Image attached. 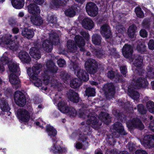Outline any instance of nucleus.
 Listing matches in <instances>:
<instances>
[{"instance_id":"obj_1","label":"nucleus","mask_w":154,"mask_h":154,"mask_svg":"<svg viewBox=\"0 0 154 154\" xmlns=\"http://www.w3.org/2000/svg\"><path fill=\"white\" fill-rule=\"evenodd\" d=\"M49 39L50 42L48 40H45L42 46L38 42L35 43L34 47H32L30 49L29 53L31 56L35 59H40L41 55L39 50L42 47L45 51L48 52H51L52 49V45L58 44L59 39L58 35L55 33L50 35Z\"/></svg>"},{"instance_id":"obj_2","label":"nucleus","mask_w":154,"mask_h":154,"mask_svg":"<svg viewBox=\"0 0 154 154\" xmlns=\"http://www.w3.org/2000/svg\"><path fill=\"white\" fill-rule=\"evenodd\" d=\"M88 111L84 110L83 108L80 110L79 112V116L81 118L85 119L87 117L86 123L88 125L92 124L95 125L97 124L98 119H99L102 121L106 125L109 122L110 120L109 114L104 112H101L97 118V116L94 113H89Z\"/></svg>"},{"instance_id":"obj_3","label":"nucleus","mask_w":154,"mask_h":154,"mask_svg":"<svg viewBox=\"0 0 154 154\" xmlns=\"http://www.w3.org/2000/svg\"><path fill=\"white\" fill-rule=\"evenodd\" d=\"M42 67V64H37L35 65L32 69L29 68L27 69V72L31 78V80L32 81L34 85L38 87L41 86L42 85L40 79L37 76V75L39 73Z\"/></svg>"},{"instance_id":"obj_4","label":"nucleus","mask_w":154,"mask_h":154,"mask_svg":"<svg viewBox=\"0 0 154 154\" xmlns=\"http://www.w3.org/2000/svg\"><path fill=\"white\" fill-rule=\"evenodd\" d=\"M131 86L128 88V91L130 93V95L134 100H137L140 97L138 92L133 90V88H137L141 87H145L148 84V82L145 79L140 78L138 79L136 82L133 81Z\"/></svg>"},{"instance_id":"obj_5","label":"nucleus","mask_w":154,"mask_h":154,"mask_svg":"<svg viewBox=\"0 0 154 154\" xmlns=\"http://www.w3.org/2000/svg\"><path fill=\"white\" fill-rule=\"evenodd\" d=\"M70 68L74 70L75 74L80 80L87 81L89 79L88 74L85 70L80 69L76 63L72 62L70 64Z\"/></svg>"},{"instance_id":"obj_6","label":"nucleus","mask_w":154,"mask_h":154,"mask_svg":"<svg viewBox=\"0 0 154 154\" xmlns=\"http://www.w3.org/2000/svg\"><path fill=\"white\" fill-rule=\"evenodd\" d=\"M14 99L16 103L20 106H23L26 103L25 96L20 91H17L15 92Z\"/></svg>"},{"instance_id":"obj_7","label":"nucleus","mask_w":154,"mask_h":154,"mask_svg":"<svg viewBox=\"0 0 154 154\" xmlns=\"http://www.w3.org/2000/svg\"><path fill=\"white\" fill-rule=\"evenodd\" d=\"M19 120L23 122H27L30 118L29 112L26 110L23 109H18L17 113ZM32 116L31 117L32 119Z\"/></svg>"},{"instance_id":"obj_8","label":"nucleus","mask_w":154,"mask_h":154,"mask_svg":"<svg viewBox=\"0 0 154 154\" xmlns=\"http://www.w3.org/2000/svg\"><path fill=\"white\" fill-rule=\"evenodd\" d=\"M85 66L86 70L90 73L94 74L97 71V66L96 61L94 60H88L85 63Z\"/></svg>"},{"instance_id":"obj_9","label":"nucleus","mask_w":154,"mask_h":154,"mask_svg":"<svg viewBox=\"0 0 154 154\" xmlns=\"http://www.w3.org/2000/svg\"><path fill=\"white\" fill-rule=\"evenodd\" d=\"M141 143L147 148L154 147V135H143Z\"/></svg>"},{"instance_id":"obj_10","label":"nucleus","mask_w":154,"mask_h":154,"mask_svg":"<svg viewBox=\"0 0 154 154\" xmlns=\"http://www.w3.org/2000/svg\"><path fill=\"white\" fill-rule=\"evenodd\" d=\"M86 9L88 14L90 16L94 17L98 13V8L94 3L89 2L86 5Z\"/></svg>"},{"instance_id":"obj_11","label":"nucleus","mask_w":154,"mask_h":154,"mask_svg":"<svg viewBox=\"0 0 154 154\" xmlns=\"http://www.w3.org/2000/svg\"><path fill=\"white\" fill-rule=\"evenodd\" d=\"M127 125L128 128L136 127L140 129H142L144 127L141 122L137 118H134L132 121L127 122Z\"/></svg>"},{"instance_id":"obj_12","label":"nucleus","mask_w":154,"mask_h":154,"mask_svg":"<svg viewBox=\"0 0 154 154\" xmlns=\"http://www.w3.org/2000/svg\"><path fill=\"white\" fill-rule=\"evenodd\" d=\"M112 129L113 131L116 133V134L121 135H126L128 134L124 130L122 124L118 122L115 123Z\"/></svg>"},{"instance_id":"obj_13","label":"nucleus","mask_w":154,"mask_h":154,"mask_svg":"<svg viewBox=\"0 0 154 154\" xmlns=\"http://www.w3.org/2000/svg\"><path fill=\"white\" fill-rule=\"evenodd\" d=\"M100 33L106 38H109L111 35L109 26L107 24L103 25L101 28Z\"/></svg>"},{"instance_id":"obj_14","label":"nucleus","mask_w":154,"mask_h":154,"mask_svg":"<svg viewBox=\"0 0 154 154\" xmlns=\"http://www.w3.org/2000/svg\"><path fill=\"white\" fill-rule=\"evenodd\" d=\"M68 98L74 103H77L79 102V98L78 94L72 90H69L67 93Z\"/></svg>"},{"instance_id":"obj_15","label":"nucleus","mask_w":154,"mask_h":154,"mask_svg":"<svg viewBox=\"0 0 154 154\" xmlns=\"http://www.w3.org/2000/svg\"><path fill=\"white\" fill-rule=\"evenodd\" d=\"M122 53L126 57H130L133 53L132 47L130 45H125L122 48Z\"/></svg>"},{"instance_id":"obj_16","label":"nucleus","mask_w":154,"mask_h":154,"mask_svg":"<svg viewBox=\"0 0 154 154\" xmlns=\"http://www.w3.org/2000/svg\"><path fill=\"white\" fill-rule=\"evenodd\" d=\"M30 19L32 23L35 26H39L43 23V19L40 16H32L31 17Z\"/></svg>"},{"instance_id":"obj_17","label":"nucleus","mask_w":154,"mask_h":154,"mask_svg":"<svg viewBox=\"0 0 154 154\" xmlns=\"http://www.w3.org/2000/svg\"><path fill=\"white\" fill-rule=\"evenodd\" d=\"M82 26L86 29H90L93 27L94 24L91 20L88 18H85L82 21Z\"/></svg>"},{"instance_id":"obj_18","label":"nucleus","mask_w":154,"mask_h":154,"mask_svg":"<svg viewBox=\"0 0 154 154\" xmlns=\"http://www.w3.org/2000/svg\"><path fill=\"white\" fill-rule=\"evenodd\" d=\"M58 109L62 113H66L68 112L69 108L68 105L64 101H61L58 104Z\"/></svg>"},{"instance_id":"obj_19","label":"nucleus","mask_w":154,"mask_h":154,"mask_svg":"<svg viewBox=\"0 0 154 154\" xmlns=\"http://www.w3.org/2000/svg\"><path fill=\"white\" fill-rule=\"evenodd\" d=\"M28 10L29 13L32 14H39L40 10L39 7L35 4H31L28 6Z\"/></svg>"},{"instance_id":"obj_20","label":"nucleus","mask_w":154,"mask_h":154,"mask_svg":"<svg viewBox=\"0 0 154 154\" xmlns=\"http://www.w3.org/2000/svg\"><path fill=\"white\" fill-rule=\"evenodd\" d=\"M75 40L76 45L80 48V50L82 51H84V49L82 47L85 45V42L83 38L79 35H76L75 38Z\"/></svg>"},{"instance_id":"obj_21","label":"nucleus","mask_w":154,"mask_h":154,"mask_svg":"<svg viewBox=\"0 0 154 154\" xmlns=\"http://www.w3.org/2000/svg\"><path fill=\"white\" fill-rule=\"evenodd\" d=\"M108 89L105 93V95L108 99H110L113 97L115 94L114 87L111 84H109L107 85Z\"/></svg>"},{"instance_id":"obj_22","label":"nucleus","mask_w":154,"mask_h":154,"mask_svg":"<svg viewBox=\"0 0 154 154\" xmlns=\"http://www.w3.org/2000/svg\"><path fill=\"white\" fill-rule=\"evenodd\" d=\"M19 57L20 60L24 63H29L30 60L28 54L24 51L20 52L19 54Z\"/></svg>"},{"instance_id":"obj_23","label":"nucleus","mask_w":154,"mask_h":154,"mask_svg":"<svg viewBox=\"0 0 154 154\" xmlns=\"http://www.w3.org/2000/svg\"><path fill=\"white\" fill-rule=\"evenodd\" d=\"M69 0H53L50 3L51 8H57L59 6L63 5L67 2Z\"/></svg>"},{"instance_id":"obj_24","label":"nucleus","mask_w":154,"mask_h":154,"mask_svg":"<svg viewBox=\"0 0 154 154\" xmlns=\"http://www.w3.org/2000/svg\"><path fill=\"white\" fill-rule=\"evenodd\" d=\"M46 66L48 70L51 72H56L57 70V67L51 60L47 62Z\"/></svg>"},{"instance_id":"obj_25","label":"nucleus","mask_w":154,"mask_h":154,"mask_svg":"<svg viewBox=\"0 0 154 154\" xmlns=\"http://www.w3.org/2000/svg\"><path fill=\"white\" fill-rule=\"evenodd\" d=\"M22 34L24 37L29 39L33 37L34 33L32 30L26 28L22 31Z\"/></svg>"},{"instance_id":"obj_26","label":"nucleus","mask_w":154,"mask_h":154,"mask_svg":"<svg viewBox=\"0 0 154 154\" xmlns=\"http://www.w3.org/2000/svg\"><path fill=\"white\" fill-rule=\"evenodd\" d=\"M12 4L15 8L20 9L24 5V0H11Z\"/></svg>"},{"instance_id":"obj_27","label":"nucleus","mask_w":154,"mask_h":154,"mask_svg":"<svg viewBox=\"0 0 154 154\" xmlns=\"http://www.w3.org/2000/svg\"><path fill=\"white\" fill-rule=\"evenodd\" d=\"M9 81L11 84L14 85L19 83L20 82L18 77L14 73L10 75Z\"/></svg>"},{"instance_id":"obj_28","label":"nucleus","mask_w":154,"mask_h":154,"mask_svg":"<svg viewBox=\"0 0 154 154\" xmlns=\"http://www.w3.org/2000/svg\"><path fill=\"white\" fill-rule=\"evenodd\" d=\"M67 46L68 51L69 52H75L77 49L76 46L74 44L73 41L72 40H69L68 41Z\"/></svg>"},{"instance_id":"obj_29","label":"nucleus","mask_w":154,"mask_h":154,"mask_svg":"<svg viewBox=\"0 0 154 154\" xmlns=\"http://www.w3.org/2000/svg\"><path fill=\"white\" fill-rule=\"evenodd\" d=\"M136 29V27L134 25L130 26L128 30V34L130 38H132L135 36Z\"/></svg>"},{"instance_id":"obj_30","label":"nucleus","mask_w":154,"mask_h":154,"mask_svg":"<svg viewBox=\"0 0 154 154\" xmlns=\"http://www.w3.org/2000/svg\"><path fill=\"white\" fill-rule=\"evenodd\" d=\"M146 46L144 42L142 41H139L137 46V51L142 53L146 50Z\"/></svg>"},{"instance_id":"obj_31","label":"nucleus","mask_w":154,"mask_h":154,"mask_svg":"<svg viewBox=\"0 0 154 154\" xmlns=\"http://www.w3.org/2000/svg\"><path fill=\"white\" fill-rule=\"evenodd\" d=\"M101 37L100 35L95 34L92 37V41L96 45H99L101 43Z\"/></svg>"},{"instance_id":"obj_32","label":"nucleus","mask_w":154,"mask_h":154,"mask_svg":"<svg viewBox=\"0 0 154 154\" xmlns=\"http://www.w3.org/2000/svg\"><path fill=\"white\" fill-rule=\"evenodd\" d=\"M0 108L2 110L5 112H8L10 109L8 104L5 100L0 101Z\"/></svg>"},{"instance_id":"obj_33","label":"nucleus","mask_w":154,"mask_h":154,"mask_svg":"<svg viewBox=\"0 0 154 154\" xmlns=\"http://www.w3.org/2000/svg\"><path fill=\"white\" fill-rule=\"evenodd\" d=\"M8 67L10 71L13 72H16L18 68L17 64L12 61L9 63Z\"/></svg>"},{"instance_id":"obj_34","label":"nucleus","mask_w":154,"mask_h":154,"mask_svg":"<svg viewBox=\"0 0 154 154\" xmlns=\"http://www.w3.org/2000/svg\"><path fill=\"white\" fill-rule=\"evenodd\" d=\"M13 43V41L10 40L5 37H0V45L5 44L7 45H11Z\"/></svg>"},{"instance_id":"obj_35","label":"nucleus","mask_w":154,"mask_h":154,"mask_svg":"<svg viewBox=\"0 0 154 154\" xmlns=\"http://www.w3.org/2000/svg\"><path fill=\"white\" fill-rule=\"evenodd\" d=\"M80 85V81L76 78L72 79L70 83V86L73 88H76Z\"/></svg>"},{"instance_id":"obj_36","label":"nucleus","mask_w":154,"mask_h":154,"mask_svg":"<svg viewBox=\"0 0 154 154\" xmlns=\"http://www.w3.org/2000/svg\"><path fill=\"white\" fill-rule=\"evenodd\" d=\"M147 109L150 112L154 113V103L149 101H148L146 105Z\"/></svg>"},{"instance_id":"obj_37","label":"nucleus","mask_w":154,"mask_h":154,"mask_svg":"<svg viewBox=\"0 0 154 154\" xmlns=\"http://www.w3.org/2000/svg\"><path fill=\"white\" fill-rule=\"evenodd\" d=\"M65 14L70 17H73L75 14L74 9L71 7L66 10L65 11Z\"/></svg>"},{"instance_id":"obj_38","label":"nucleus","mask_w":154,"mask_h":154,"mask_svg":"<svg viewBox=\"0 0 154 154\" xmlns=\"http://www.w3.org/2000/svg\"><path fill=\"white\" fill-rule=\"evenodd\" d=\"M143 60L142 58L139 56L134 61V64L136 67H140L143 64Z\"/></svg>"},{"instance_id":"obj_39","label":"nucleus","mask_w":154,"mask_h":154,"mask_svg":"<svg viewBox=\"0 0 154 154\" xmlns=\"http://www.w3.org/2000/svg\"><path fill=\"white\" fill-rule=\"evenodd\" d=\"M95 93V90L94 88H88L86 89V94L88 97L94 96Z\"/></svg>"},{"instance_id":"obj_40","label":"nucleus","mask_w":154,"mask_h":154,"mask_svg":"<svg viewBox=\"0 0 154 154\" xmlns=\"http://www.w3.org/2000/svg\"><path fill=\"white\" fill-rule=\"evenodd\" d=\"M46 130L50 134L55 135L57 134V131L53 127L50 125H48L46 126Z\"/></svg>"},{"instance_id":"obj_41","label":"nucleus","mask_w":154,"mask_h":154,"mask_svg":"<svg viewBox=\"0 0 154 154\" xmlns=\"http://www.w3.org/2000/svg\"><path fill=\"white\" fill-rule=\"evenodd\" d=\"M52 86L54 88L57 89L58 91H61L62 88L63 87L62 84L57 82L56 81H54V82L52 83Z\"/></svg>"},{"instance_id":"obj_42","label":"nucleus","mask_w":154,"mask_h":154,"mask_svg":"<svg viewBox=\"0 0 154 154\" xmlns=\"http://www.w3.org/2000/svg\"><path fill=\"white\" fill-rule=\"evenodd\" d=\"M148 72L147 73L148 76L150 79L154 78V72L152 73L151 71L152 69V66H148L146 68Z\"/></svg>"},{"instance_id":"obj_43","label":"nucleus","mask_w":154,"mask_h":154,"mask_svg":"<svg viewBox=\"0 0 154 154\" xmlns=\"http://www.w3.org/2000/svg\"><path fill=\"white\" fill-rule=\"evenodd\" d=\"M135 12L137 17L142 18L144 16V14L141 11V9L140 8L137 7L135 8Z\"/></svg>"},{"instance_id":"obj_44","label":"nucleus","mask_w":154,"mask_h":154,"mask_svg":"<svg viewBox=\"0 0 154 154\" xmlns=\"http://www.w3.org/2000/svg\"><path fill=\"white\" fill-rule=\"evenodd\" d=\"M47 20L49 23L52 24H55L57 21L56 17L53 15H48Z\"/></svg>"},{"instance_id":"obj_45","label":"nucleus","mask_w":154,"mask_h":154,"mask_svg":"<svg viewBox=\"0 0 154 154\" xmlns=\"http://www.w3.org/2000/svg\"><path fill=\"white\" fill-rule=\"evenodd\" d=\"M60 75L65 82V81L68 80L69 77V75H68V73L65 72H61Z\"/></svg>"},{"instance_id":"obj_46","label":"nucleus","mask_w":154,"mask_h":154,"mask_svg":"<svg viewBox=\"0 0 154 154\" xmlns=\"http://www.w3.org/2000/svg\"><path fill=\"white\" fill-rule=\"evenodd\" d=\"M66 113H68L70 116L74 117L77 115V112L74 108H70L69 109L68 112Z\"/></svg>"},{"instance_id":"obj_47","label":"nucleus","mask_w":154,"mask_h":154,"mask_svg":"<svg viewBox=\"0 0 154 154\" xmlns=\"http://www.w3.org/2000/svg\"><path fill=\"white\" fill-rule=\"evenodd\" d=\"M8 58L3 55L0 59V63L3 65L6 64L8 62Z\"/></svg>"},{"instance_id":"obj_48","label":"nucleus","mask_w":154,"mask_h":154,"mask_svg":"<svg viewBox=\"0 0 154 154\" xmlns=\"http://www.w3.org/2000/svg\"><path fill=\"white\" fill-rule=\"evenodd\" d=\"M138 111L141 114L145 113L146 110L144 109L143 106L142 104H139L137 106Z\"/></svg>"},{"instance_id":"obj_49","label":"nucleus","mask_w":154,"mask_h":154,"mask_svg":"<svg viewBox=\"0 0 154 154\" xmlns=\"http://www.w3.org/2000/svg\"><path fill=\"white\" fill-rule=\"evenodd\" d=\"M116 29L118 32L120 33H122L125 29V28L121 25L117 26Z\"/></svg>"},{"instance_id":"obj_50","label":"nucleus","mask_w":154,"mask_h":154,"mask_svg":"<svg viewBox=\"0 0 154 154\" xmlns=\"http://www.w3.org/2000/svg\"><path fill=\"white\" fill-rule=\"evenodd\" d=\"M58 65L60 67H63L66 65V62L64 60L60 59L57 61Z\"/></svg>"},{"instance_id":"obj_51","label":"nucleus","mask_w":154,"mask_h":154,"mask_svg":"<svg viewBox=\"0 0 154 154\" xmlns=\"http://www.w3.org/2000/svg\"><path fill=\"white\" fill-rule=\"evenodd\" d=\"M149 48L151 50H154V40H150L148 44Z\"/></svg>"},{"instance_id":"obj_52","label":"nucleus","mask_w":154,"mask_h":154,"mask_svg":"<svg viewBox=\"0 0 154 154\" xmlns=\"http://www.w3.org/2000/svg\"><path fill=\"white\" fill-rule=\"evenodd\" d=\"M43 83L45 85H48L49 82V77L46 75L43 77Z\"/></svg>"},{"instance_id":"obj_53","label":"nucleus","mask_w":154,"mask_h":154,"mask_svg":"<svg viewBox=\"0 0 154 154\" xmlns=\"http://www.w3.org/2000/svg\"><path fill=\"white\" fill-rule=\"evenodd\" d=\"M140 35L143 37H146L147 35V33L146 31L144 29H142L140 30Z\"/></svg>"},{"instance_id":"obj_54","label":"nucleus","mask_w":154,"mask_h":154,"mask_svg":"<svg viewBox=\"0 0 154 154\" xmlns=\"http://www.w3.org/2000/svg\"><path fill=\"white\" fill-rule=\"evenodd\" d=\"M107 76L110 79H113L114 76V74L112 71H109L107 73Z\"/></svg>"},{"instance_id":"obj_55","label":"nucleus","mask_w":154,"mask_h":154,"mask_svg":"<svg viewBox=\"0 0 154 154\" xmlns=\"http://www.w3.org/2000/svg\"><path fill=\"white\" fill-rule=\"evenodd\" d=\"M54 147L55 149V150H53V152L54 153H60L61 152L62 150L61 147H60L59 148L58 147L57 149L56 148L55 145H54Z\"/></svg>"},{"instance_id":"obj_56","label":"nucleus","mask_w":154,"mask_h":154,"mask_svg":"<svg viewBox=\"0 0 154 154\" xmlns=\"http://www.w3.org/2000/svg\"><path fill=\"white\" fill-rule=\"evenodd\" d=\"M121 73L123 74H125L127 72V69L125 66H122L120 68Z\"/></svg>"},{"instance_id":"obj_57","label":"nucleus","mask_w":154,"mask_h":154,"mask_svg":"<svg viewBox=\"0 0 154 154\" xmlns=\"http://www.w3.org/2000/svg\"><path fill=\"white\" fill-rule=\"evenodd\" d=\"M81 34L87 39H88L89 37V35L88 33L85 31L81 32Z\"/></svg>"},{"instance_id":"obj_58","label":"nucleus","mask_w":154,"mask_h":154,"mask_svg":"<svg viewBox=\"0 0 154 154\" xmlns=\"http://www.w3.org/2000/svg\"><path fill=\"white\" fill-rule=\"evenodd\" d=\"M135 154H147V153L145 150L138 149L136 151Z\"/></svg>"},{"instance_id":"obj_59","label":"nucleus","mask_w":154,"mask_h":154,"mask_svg":"<svg viewBox=\"0 0 154 154\" xmlns=\"http://www.w3.org/2000/svg\"><path fill=\"white\" fill-rule=\"evenodd\" d=\"M128 149L129 150L131 151H133L134 150V146L133 143H130L129 144Z\"/></svg>"},{"instance_id":"obj_60","label":"nucleus","mask_w":154,"mask_h":154,"mask_svg":"<svg viewBox=\"0 0 154 154\" xmlns=\"http://www.w3.org/2000/svg\"><path fill=\"white\" fill-rule=\"evenodd\" d=\"M75 146L77 149H80L82 148L83 145L82 143L78 142L76 144Z\"/></svg>"},{"instance_id":"obj_61","label":"nucleus","mask_w":154,"mask_h":154,"mask_svg":"<svg viewBox=\"0 0 154 154\" xmlns=\"http://www.w3.org/2000/svg\"><path fill=\"white\" fill-rule=\"evenodd\" d=\"M34 2L37 4L41 5L44 2V0H33Z\"/></svg>"},{"instance_id":"obj_62","label":"nucleus","mask_w":154,"mask_h":154,"mask_svg":"<svg viewBox=\"0 0 154 154\" xmlns=\"http://www.w3.org/2000/svg\"><path fill=\"white\" fill-rule=\"evenodd\" d=\"M94 54L97 55L98 57H101V56L102 55V52L100 51H95V53Z\"/></svg>"},{"instance_id":"obj_63","label":"nucleus","mask_w":154,"mask_h":154,"mask_svg":"<svg viewBox=\"0 0 154 154\" xmlns=\"http://www.w3.org/2000/svg\"><path fill=\"white\" fill-rule=\"evenodd\" d=\"M113 113L114 114V115H115L116 116H118L120 118V116L121 113L119 112H116V110H114L113 111Z\"/></svg>"},{"instance_id":"obj_64","label":"nucleus","mask_w":154,"mask_h":154,"mask_svg":"<svg viewBox=\"0 0 154 154\" xmlns=\"http://www.w3.org/2000/svg\"><path fill=\"white\" fill-rule=\"evenodd\" d=\"M12 31L14 33L16 34L19 32V29L17 28L14 27L12 29Z\"/></svg>"}]
</instances>
